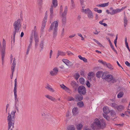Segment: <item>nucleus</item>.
<instances>
[{"instance_id":"nucleus-1","label":"nucleus","mask_w":130,"mask_h":130,"mask_svg":"<svg viewBox=\"0 0 130 130\" xmlns=\"http://www.w3.org/2000/svg\"><path fill=\"white\" fill-rule=\"evenodd\" d=\"M91 126L93 130H99L104 128L106 126V124L103 120L96 118L94 120Z\"/></svg>"},{"instance_id":"nucleus-2","label":"nucleus","mask_w":130,"mask_h":130,"mask_svg":"<svg viewBox=\"0 0 130 130\" xmlns=\"http://www.w3.org/2000/svg\"><path fill=\"white\" fill-rule=\"evenodd\" d=\"M16 112V111L14 109L11 111V114L8 113L7 119L8 130H12L14 127V116Z\"/></svg>"},{"instance_id":"nucleus-3","label":"nucleus","mask_w":130,"mask_h":130,"mask_svg":"<svg viewBox=\"0 0 130 130\" xmlns=\"http://www.w3.org/2000/svg\"><path fill=\"white\" fill-rule=\"evenodd\" d=\"M6 47V42L5 40L3 39V41L2 44L0 41V51L2 56V64H3L4 62V57L5 55V50Z\"/></svg>"},{"instance_id":"nucleus-4","label":"nucleus","mask_w":130,"mask_h":130,"mask_svg":"<svg viewBox=\"0 0 130 130\" xmlns=\"http://www.w3.org/2000/svg\"><path fill=\"white\" fill-rule=\"evenodd\" d=\"M21 20L20 19H18L17 21H15L13 24V26L14 30L13 32V43L15 41V34L17 32H18L21 27Z\"/></svg>"},{"instance_id":"nucleus-5","label":"nucleus","mask_w":130,"mask_h":130,"mask_svg":"<svg viewBox=\"0 0 130 130\" xmlns=\"http://www.w3.org/2000/svg\"><path fill=\"white\" fill-rule=\"evenodd\" d=\"M82 11L86 14L89 19H92L93 18V15L92 11L89 8L85 9V5L82 6Z\"/></svg>"},{"instance_id":"nucleus-6","label":"nucleus","mask_w":130,"mask_h":130,"mask_svg":"<svg viewBox=\"0 0 130 130\" xmlns=\"http://www.w3.org/2000/svg\"><path fill=\"white\" fill-rule=\"evenodd\" d=\"M52 3L53 5H52L50 9V17L52 18L53 15V8L56 7L58 5V2L57 0H52Z\"/></svg>"},{"instance_id":"nucleus-7","label":"nucleus","mask_w":130,"mask_h":130,"mask_svg":"<svg viewBox=\"0 0 130 130\" xmlns=\"http://www.w3.org/2000/svg\"><path fill=\"white\" fill-rule=\"evenodd\" d=\"M103 110L104 112L106 114V115L104 114L103 115V117L107 120H109L110 118L107 115L110 112L109 108L107 106H105L103 108Z\"/></svg>"},{"instance_id":"nucleus-8","label":"nucleus","mask_w":130,"mask_h":130,"mask_svg":"<svg viewBox=\"0 0 130 130\" xmlns=\"http://www.w3.org/2000/svg\"><path fill=\"white\" fill-rule=\"evenodd\" d=\"M58 24L57 21H55L51 24L48 31H50L51 30H58Z\"/></svg>"},{"instance_id":"nucleus-9","label":"nucleus","mask_w":130,"mask_h":130,"mask_svg":"<svg viewBox=\"0 0 130 130\" xmlns=\"http://www.w3.org/2000/svg\"><path fill=\"white\" fill-rule=\"evenodd\" d=\"M67 11V8L66 7L64 8V11L61 15L62 23L63 24H65L66 21V15Z\"/></svg>"},{"instance_id":"nucleus-10","label":"nucleus","mask_w":130,"mask_h":130,"mask_svg":"<svg viewBox=\"0 0 130 130\" xmlns=\"http://www.w3.org/2000/svg\"><path fill=\"white\" fill-rule=\"evenodd\" d=\"M78 93L80 94L84 95L86 93V90L83 86H80L78 88Z\"/></svg>"},{"instance_id":"nucleus-11","label":"nucleus","mask_w":130,"mask_h":130,"mask_svg":"<svg viewBox=\"0 0 130 130\" xmlns=\"http://www.w3.org/2000/svg\"><path fill=\"white\" fill-rule=\"evenodd\" d=\"M106 80L108 82H111L112 83H114L116 82V79L111 74H108V76L107 77Z\"/></svg>"},{"instance_id":"nucleus-12","label":"nucleus","mask_w":130,"mask_h":130,"mask_svg":"<svg viewBox=\"0 0 130 130\" xmlns=\"http://www.w3.org/2000/svg\"><path fill=\"white\" fill-rule=\"evenodd\" d=\"M58 69L57 67H55L50 72V74L52 76L56 75L58 72Z\"/></svg>"},{"instance_id":"nucleus-13","label":"nucleus","mask_w":130,"mask_h":130,"mask_svg":"<svg viewBox=\"0 0 130 130\" xmlns=\"http://www.w3.org/2000/svg\"><path fill=\"white\" fill-rule=\"evenodd\" d=\"M62 61L67 66L69 67L72 66L73 65L72 63L67 59H63L62 60Z\"/></svg>"},{"instance_id":"nucleus-14","label":"nucleus","mask_w":130,"mask_h":130,"mask_svg":"<svg viewBox=\"0 0 130 130\" xmlns=\"http://www.w3.org/2000/svg\"><path fill=\"white\" fill-rule=\"evenodd\" d=\"M83 98V97L82 95L79 94L77 95L75 97V100L77 102L82 101Z\"/></svg>"},{"instance_id":"nucleus-15","label":"nucleus","mask_w":130,"mask_h":130,"mask_svg":"<svg viewBox=\"0 0 130 130\" xmlns=\"http://www.w3.org/2000/svg\"><path fill=\"white\" fill-rule=\"evenodd\" d=\"M45 96L46 98L53 102H55L56 100L54 98L49 94H46Z\"/></svg>"},{"instance_id":"nucleus-16","label":"nucleus","mask_w":130,"mask_h":130,"mask_svg":"<svg viewBox=\"0 0 130 130\" xmlns=\"http://www.w3.org/2000/svg\"><path fill=\"white\" fill-rule=\"evenodd\" d=\"M60 86L63 89L65 90L67 92H68V93H70L71 92V91L67 87L65 86H64L63 84H62L60 85Z\"/></svg>"},{"instance_id":"nucleus-17","label":"nucleus","mask_w":130,"mask_h":130,"mask_svg":"<svg viewBox=\"0 0 130 130\" xmlns=\"http://www.w3.org/2000/svg\"><path fill=\"white\" fill-rule=\"evenodd\" d=\"M119 12H120L119 10V8H117L112 10L111 12H110V14L113 15L115 14H117Z\"/></svg>"},{"instance_id":"nucleus-18","label":"nucleus","mask_w":130,"mask_h":130,"mask_svg":"<svg viewBox=\"0 0 130 130\" xmlns=\"http://www.w3.org/2000/svg\"><path fill=\"white\" fill-rule=\"evenodd\" d=\"M109 4V3L108 2L106 3L101 4H98L96 5V6L97 7H104L108 6Z\"/></svg>"},{"instance_id":"nucleus-19","label":"nucleus","mask_w":130,"mask_h":130,"mask_svg":"<svg viewBox=\"0 0 130 130\" xmlns=\"http://www.w3.org/2000/svg\"><path fill=\"white\" fill-rule=\"evenodd\" d=\"M45 88L52 92H54L55 91V90L52 88V87L48 85H47L46 86Z\"/></svg>"},{"instance_id":"nucleus-20","label":"nucleus","mask_w":130,"mask_h":130,"mask_svg":"<svg viewBox=\"0 0 130 130\" xmlns=\"http://www.w3.org/2000/svg\"><path fill=\"white\" fill-rule=\"evenodd\" d=\"M72 112L74 115H76L78 113V108L76 107L73 108L72 109Z\"/></svg>"},{"instance_id":"nucleus-21","label":"nucleus","mask_w":130,"mask_h":130,"mask_svg":"<svg viewBox=\"0 0 130 130\" xmlns=\"http://www.w3.org/2000/svg\"><path fill=\"white\" fill-rule=\"evenodd\" d=\"M77 106L79 107L83 108L84 106V104L83 101H80L77 103Z\"/></svg>"},{"instance_id":"nucleus-22","label":"nucleus","mask_w":130,"mask_h":130,"mask_svg":"<svg viewBox=\"0 0 130 130\" xmlns=\"http://www.w3.org/2000/svg\"><path fill=\"white\" fill-rule=\"evenodd\" d=\"M124 107L122 105L118 106L117 107V109L119 111H121L124 110Z\"/></svg>"},{"instance_id":"nucleus-23","label":"nucleus","mask_w":130,"mask_h":130,"mask_svg":"<svg viewBox=\"0 0 130 130\" xmlns=\"http://www.w3.org/2000/svg\"><path fill=\"white\" fill-rule=\"evenodd\" d=\"M108 76V75L107 74L106 72H105L103 73L102 78V79L106 80Z\"/></svg>"},{"instance_id":"nucleus-24","label":"nucleus","mask_w":130,"mask_h":130,"mask_svg":"<svg viewBox=\"0 0 130 130\" xmlns=\"http://www.w3.org/2000/svg\"><path fill=\"white\" fill-rule=\"evenodd\" d=\"M16 87H14V99L15 100H16L17 99V90Z\"/></svg>"},{"instance_id":"nucleus-25","label":"nucleus","mask_w":130,"mask_h":130,"mask_svg":"<svg viewBox=\"0 0 130 130\" xmlns=\"http://www.w3.org/2000/svg\"><path fill=\"white\" fill-rule=\"evenodd\" d=\"M128 20L127 18L124 17V26L126 27L127 24Z\"/></svg>"},{"instance_id":"nucleus-26","label":"nucleus","mask_w":130,"mask_h":130,"mask_svg":"<svg viewBox=\"0 0 130 130\" xmlns=\"http://www.w3.org/2000/svg\"><path fill=\"white\" fill-rule=\"evenodd\" d=\"M32 41L31 40V41L30 42V44H29L27 49V51L26 53V54L27 55H28L29 53V51L30 50V48L31 47V46H32Z\"/></svg>"},{"instance_id":"nucleus-27","label":"nucleus","mask_w":130,"mask_h":130,"mask_svg":"<svg viewBox=\"0 0 130 130\" xmlns=\"http://www.w3.org/2000/svg\"><path fill=\"white\" fill-rule=\"evenodd\" d=\"M44 42H42L40 44V51H42L43 50V48L44 47Z\"/></svg>"},{"instance_id":"nucleus-28","label":"nucleus","mask_w":130,"mask_h":130,"mask_svg":"<svg viewBox=\"0 0 130 130\" xmlns=\"http://www.w3.org/2000/svg\"><path fill=\"white\" fill-rule=\"evenodd\" d=\"M106 66L110 69L112 70L113 69V67L110 63H107Z\"/></svg>"},{"instance_id":"nucleus-29","label":"nucleus","mask_w":130,"mask_h":130,"mask_svg":"<svg viewBox=\"0 0 130 130\" xmlns=\"http://www.w3.org/2000/svg\"><path fill=\"white\" fill-rule=\"evenodd\" d=\"M20 103L19 102L16 101L15 104V107L18 111H19V106Z\"/></svg>"},{"instance_id":"nucleus-30","label":"nucleus","mask_w":130,"mask_h":130,"mask_svg":"<svg viewBox=\"0 0 130 130\" xmlns=\"http://www.w3.org/2000/svg\"><path fill=\"white\" fill-rule=\"evenodd\" d=\"M83 127V125L81 124H77L76 126L77 130H81Z\"/></svg>"},{"instance_id":"nucleus-31","label":"nucleus","mask_w":130,"mask_h":130,"mask_svg":"<svg viewBox=\"0 0 130 130\" xmlns=\"http://www.w3.org/2000/svg\"><path fill=\"white\" fill-rule=\"evenodd\" d=\"M124 95V93L123 92H120L117 95V97L118 98H120L123 97Z\"/></svg>"},{"instance_id":"nucleus-32","label":"nucleus","mask_w":130,"mask_h":130,"mask_svg":"<svg viewBox=\"0 0 130 130\" xmlns=\"http://www.w3.org/2000/svg\"><path fill=\"white\" fill-rule=\"evenodd\" d=\"M68 130H75V128L74 125H70L67 128Z\"/></svg>"},{"instance_id":"nucleus-33","label":"nucleus","mask_w":130,"mask_h":130,"mask_svg":"<svg viewBox=\"0 0 130 130\" xmlns=\"http://www.w3.org/2000/svg\"><path fill=\"white\" fill-rule=\"evenodd\" d=\"M71 85L74 88H76L77 87L76 83L74 81H72Z\"/></svg>"},{"instance_id":"nucleus-34","label":"nucleus","mask_w":130,"mask_h":130,"mask_svg":"<svg viewBox=\"0 0 130 130\" xmlns=\"http://www.w3.org/2000/svg\"><path fill=\"white\" fill-rule=\"evenodd\" d=\"M65 53L61 52L60 51H58V56L59 55H61L62 56H64L65 55Z\"/></svg>"},{"instance_id":"nucleus-35","label":"nucleus","mask_w":130,"mask_h":130,"mask_svg":"<svg viewBox=\"0 0 130 130\" xmlns=\"http://www.w3.org/2000/svg\"><path fill=\"white\" fill-rule=\"evenodd\" d=\"M47 18H46V17H44L43 20L42 25H45L47 21Z\"/></svg>"},{"instance_id":"nucleus-36","label":"nucleus","mask_w":130,"mask_h":130,"mask_svg":"<svg viewBox=\"0 0 130 130\" xmlns=\"http://www.w3.org/2000/svg\"><path fill=\"white\" fill-rule=\"evenodd\" d=\"M110 105L112 107H113L114 108H117L118 106L115 103H111L110 104Z\"/></svg>"},{"instance_id":"nucleus-37","label":"nucleus","mask_w":130,"mask_h":130,"mask_svg":"<svg viewBox=\"0 0 130 130\" xmlns=\"http://www.w3.org/2000/svg\"><path fill=\"white\" fill-rule=\"evenodd\" d=\"M79 81L82 84H83L84 83L85 80L83 78L81 77L79 79Z\"/></svg>"},{"instance_id":"nucleus-38","label":"nucleus","mask_w":130,"mask_h":130,"mask_svg":"<svg viewBox=\"0 0 130 130\" xmlns=\"http://www.w3.org/2000/svg\"><path fill=\"white\" fill-rule=\"evenodd\" d=\"M102 74V71H98L96 74V76L99 78L100 77L101 75Z\"/></svg>"},{"instance_id":"nucleus-39","label":"nucleus","mask_w":130,"mask_h":130,"mask_svg":"<svg viewBox=\"0 0 130 130\" xmlns=\"http://www.w3.org/2000/svg\"><path fill=\"white\" fill-rule=\"evenodd\" d=\"M53 31V34L54 37H56L57 34V30H52Z\"/></svg>"},{"instance_id":"nucleus-40","label":"nucleus","mask_w":130,"mask_h":130,"mask_svg":"<svg viewBox=\"0 0 130 130\" xmlns=\"http://www.w3.org/2000/svg\"><path fill=\"white\" fill-rule=\"evenodd\" d=\"M88 75L90 77H92L94 75V74L93 72H90L89 73Z\"/></svg>"},{"instance_id":"nucleus-41","label":"nucleus","mask_w":130,"mask_h":130,"mask_svg":"<svg viewBox=\"0 0 130 130\" xmlns=\"http://www.w3.org/2000/svg\"><path fill=\"white\" fill-rule=\"evenodd\" d=\"M109 112L111 116L112 117H114L115 115V113L113 110H112L110 111Z\"/></svg>"},{"instance_id":"nucleus-42","label":"nucleus","mask_w":130,"mask_h":130,"mask_svg":"<svg viewBox=\"0 0 130 130\" xmlns=\"http://www.w3.org/2000/svg\"><path fill=\"white\" fill-rule=\"evenodd\" d=\"M93 40L94 41L96 42L100 47H101L102 46V44L96 39H93Z\"/></svg>"},{"instance_id":"nucleus-43","label":"nucleus","mask_w":130,"mask_h":130,"mask_svg":"<svg viewBox=\"0 0 130 130\" xmlns=\"http://www.w3.org/2000/svg\"><path fill=\"white\" fill-rule=\"evenodd\" d=\"M74 99L71 96H69L68 99V101H74Z\"/></svg>"},{"instance_id":"nucleus-44","label":"nucleus","mask_w":130,"mask_h":130,"mask_svg":"<svg viewBox=\"0 0 130 130\" xmlns=\"http://www.w3.org/2000/svg\"><path fill=\"white\" fill-rule=\"evenodd\" d=\"M37 29L36 27V26H35L34 30L32 31V33H34V34H38V33L36 31Z\"/></svg>"},{"instance_id":"nucleus-45","label":"nucleus","mask_w":130,"mask_h":130,"mask_svg":"<svg viewBox=\"0 0 130 130\" xmlns=\"http://www.w3.org/2000/svg\"><path fill=\"white\" fill-rule=\"evenodd\" d=\"M71 7L72 8H74L75 6V5L74 3V2L73 0H71Z\"/></svg>"},{"instance_id":"nucleus-46","label":"nucleus","mask_w":130,"mask_h":130,"mask_svg":"<svg viewBox=\"0 0 130 130\" xmlns=\"http://www.w3.org/2000/svg\"><path fill=\"white\" fill-rule=\"evenodd\" d=\"M45 26V25H42L41 29V33H42L43 32Z\"/></svg>"},{"instance_id":"nucleus-47","label":"nucleus","mask_w":130,"mask_h":130,"mask_svg":"<svg viewBox=\"0 0 130 130\" xmlns=\"http://www.w3.org/2000/svg\"><path fill=\"white\" fill-rule=\"evenodd\" d=\"M80 76L79 74L78 73H76L75 75V77L76 80H77Z\"/></svg>"},{"instance_id":"nucleus-48","label":"nucleus","mask_w":130,"mask_h":130,"mask_svg":"<svg viewBox=\"0 0 130 130\" xmlns=\"http://www.w3.org/2000/svg\"><path fill=\"white\" fill-rule=\"evenodd\" d=\"M34 38L35 39V40H36L38 39H39V38L38 36V34H34Z\"/></svg>"},{"instance_id":"nucleus-49","label":"nucleus","mask_w":130,"mask_h":130,"mask_svg":"<svg viewBox=\"0 0 130 130\" xmlns=\"http://www.w3.org/2000/svg\"><path fill=\"white\" fill-rule=\"evenodd\" d=\"M86 84L88 87L89 88L90 86V84L88 80L86 81Z\"/></svg>"},{"instance_id":"nucleus-50","label":"nucleus","mask_w":130,"mask_h":130,"mask_svg":"<svg viewBox=\"0 0 130 130\" xmlns=\"http://www.w3.org/2000/svg\"><path fill=\"white\" fill-rule=\"evenodd\" d=\"M15 65H16V63H15V58H14L13 60V62L12 64V66H14L15 67Z\"/></svg>"},{"instance_id":"nucleus-51","label":"nucleus","mask_w":130,"mask_h":130,"mask_svg":"<svg viewBox=\"0 0 130 130\" xmlns=\"http://www.w3.org/2000/svg\"><path fill=\"white\" fill-rule=\"evenodd\" d=\"M127 7L126 6H124L122 7L121 9L119 8V10L120 12H121L122 11H123V10L125 9Z\"/></svg>"},{"instance_id":"nucleus-52","label":"nucleus","mask_w":130,"mask_h":130,"mask_svg":"<svg viewBox=\"0 0 130 130\" xmlns=\"http://www.w3.org/2000/svg\"><path fill=\"white\" fill-rule=\"evenodd\" d=\"M81 60H83L85 62H87V59L84 57L83 58V59H82Z\"/></svg>"},{"instance_id":"nucleus-53","label":"nucleus","mask_w":130,"mask_h":130,"mask_svg":"<svg viewBox=\"0 0 130 130\" xmlns=\"http://www.w3.org/2000/svg\"><path fill=\"white\" fill-rule=\"evenodd\" d=\"M109 44H110V46L111 47L112 49L114 51H115V50L114 47H113V45H112V43H109Z\"/></svg>"},{"instance_id":"nucleus-54","label":"nucleus","mask_w":130,"mask_h":130,"mask_svg":"<svg viewBox=\"0 0 130 130\" xmlns=\"http://www.w3.org/2000/svg\"><path fill=\"white\" fill-rule=\"evenodd\" d=\"M80 4L82 6H83L85 5L84 4V1L83 0H80Z\"/></svg>"},{"instance_id":"nucleus-55","label":"nucleus","mask_w":130,"mask_h":130,"mask_svg":"<svg viewBox=\"0 0 130 130\" xmlns=\"http://www.w3.org/2000/svg\"><path fill=\"white\" fill-rule=\"evenodd\" d=\"M125 42L126 46H128V43L127 42V38H125Z\"/></svg>"},{"instance_id":"nucleus-56","label":"nucleus","mask_w":130,"mask_h":130,"mask_svg":"<svg viewBox=\"0 0 130 130\" xmlns=\"http://www.w3.org/2000/svg\"><path fill=\"white\" fill-rule=\"evenodd\" d=\"M125 64L128 67H130V63L128 61H126L125 62Z\"/></svg>"},{"instance_id":"nucleus-57","label":"nucleus","mask_w":130,"mask_h":130,"mask_svg":"<svg viewBox=\"0 0 130 130\" xmlns=\"http://www.w3.org/2000/svg\"><path fill=\"white\" fill-rule=\"evenodd\" d=\"M75 35L76 34H74L70 36H69V37L70 38H72L75 36Z\"/></svg>"},{"instance_id":"nucleus-58","label":"nucleus","mask_w":130,"mask_h":130,"mask_svg":"<svg viewBox=\"0 0 130 130\" xmlns=\"http://www.w3.org/2000/svg\"><path fill=\"white\" fill-rule=\"evenodd\" d=\"M52 53H53V51H52V50H51L50 51V58H51V56H52Z\"/></svg>"},{"instance_id":"nucleus-59","label":"nucleus","mask_w":130,"mask_h":130,"mask_svg":"<svg viewBox=\"0 0 130 130\" xmlns=\"http://www.w3.org/2000/svg\"><path fill=\"white\" fill-rule=\"evenodd\" d=\"M102 11L101 10L99 9L97 11V12L99 13H102Z\"/></svg>"},{"instance_id":"nucleus-60","label":"nucleus","mask_w":130,"mask_h":130,"mask_svg":"<svg viewBox=\"0 0 130 130\" xmlns=\"http://www.w3.org/2000/svg\"><path fill=\"white\" fill-rule=\"evenodd\" d=\"M95 19L96 20H97L99 19V16L97 14L95 15Z\"/></svg>"},{"instance_id":"nucleus-61","label":"nucleus","mask_w":130,"mask_h":130,"mask_svg":"<svg viewBox=\"0 0 130 130\" xmlns=\"http://www.w3.org/2000/svg\"><path fill=\"white\" fill-rule=\"evenodd\" d=\"M15 66H12L11 67V69L12 70V73H13V72L14 71V69L15 68Z\"/></svg>"},{"instance_id":"nucleus-62","label":"nucleus","mask_w":130,"mask_h":130,"mask_svg":"<svg viewBox=\"0 0 130 130\" xmlns=\"http://www.w3.org/2000/svg\"><path fill=\"white\" fill-rule=\"evenodd\" d=\"M93 33L95 35H97L99 33V32L96 30L95 32Z\"/></svg>"},{"instance_id":"nucleus-63","label":"nucleus","mask_w":130,"mask_h":130,"mask_svg":"<svg viewBox=\"0 0 130 130\" xmlns=\"http://www.w3.org/2000/svg\"><path fill=\"white\" fill-rule=\"evenodd\" d=\"M93 10L94 11L97 12L98 10V9L96 8H94L93 9Z\"/></svg>"},{"instance_id":"nucleus-64","label":"nucleus","mask_w":130,"mask_h":130,"mask_svg":"<svg viewBox=\"0 0 130 130\" xmlns=\"http://www.w3.org/2000/svg\"><path fill=\"white\" fill-rule=\"evenodd\" d=\"M102 64L104 65H106V66L107 64V63L105 61H103V62L102 63Z\"/></svg>"}]
</instances>
